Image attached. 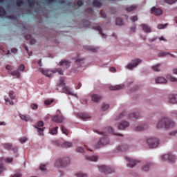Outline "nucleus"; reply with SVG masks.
<instances>
[{"mask_svg":"<svg viewBox=\"0 0 177 177\" xmlns=\"http://www.w3.org/2000/svg\"><path fill=\"white\" fill-rule=\"evenodd\" d=\"M125 86L124 84L111 86L109 87L110 91H120V89H124Z\"/></svg>","mask_w":177,"mask_h":177,"instance_id":"obj_17","label":"nucleus"},{"mask_svg":"<svg viewBox=\"0 0 177 177\" xmlns=\"http://www.w3.org/2000/svg\"><path fill=\"white\" fill-rule=\"evenodd\" d=\"M156 84H167L168 82L167 80H165V78L162 77H158L155 79Z\"/></svg>","mask_w":177,"mask_h":177,"instance_id":"obj_18","label":"nucleus"},{"mask_svg":"<svg viewBox=\"0 0 177 177\" xmlns=\"http://www.w3.org/2000/svg\"><path fill=\"white\" fill-rule=\"evenodd\" d=\"M4 100H5L6 103H8V104H10L11 106H13V101L9 100L8 97H5Z\"/></svg>","mask_w":177,"mask_h":177,"instance_id":"obj_43","label":"nucleus"},{"mask_svg":"<svg viewBox=\"0 0 177 177\" xmlns=\"http://www.w3.org/2000/svg\"><path fill=\"white\" fill-rule=\"evenodd\" d=\"M14 92L13 91H10V93H9V97H10V99H15V95H14Z\"/></svg>","mask_w":177,"mask_h":177,"instance_id":"obj_58","label":"nucleus"},{"mask_svg":"<svg viewBox=\"0 0 177 177\" xmlns=\"http://www.w3.org/2000/svg\"><path fill=\"white\" fill-rule=\"evenodd\" d=\"M169 103L172 104H176L177 103V94L170 95L169 97Z\"/></svg>","mask_w":177,"mask_h":177,"instance_id":"obj_16","label":"nucleus"},{"mask_svg":"<svg viewBox=\"0 0 177 177\" xmlns=\"http://www.w3.org/2000/svg\"><path fill=\"white\" fill-rule=\"evenodd\" d=\"M61 131L64 135L68 136L70 131L64 126H61Z\"/></svg>","mask_w":177,"mask_h":177,"instance_id":"obj_28","label":"nucleus"},{"mask_svg":"<svg viewBox=\"0 0 177 177\" xmlns=\"http://www.w3.org/2000/svg\"><path fill=\"white\" fill-rule=\"evenodd\" d=\"M107 131L108 133H114V129H113V127L105 128V131Z\"/></svg>","mask_w":177,"mask_h":177,"instance_id":"obj_44","label":"nucleus"},{"mask_svg":"<svg viewBox=\"0 0 177 177\" xmlns=\"http://www.w3.org/2000/svg\"><path fill=\"white\" fill-rule=\"evenodd\" d=\"M5 168L3 167V164H2V158H0V174L3 172Z\"/></svg>","mask_w":177,"mask_h":177,"instance_id":"obj_40","label":"nucleus"},{"mask_svg":"<svg viewBox=\"0 0 177 177\" xmlns=\"http://www.w3.org/2000/svg\"><path fill=\"white\" fill-rule=\"evenodd\" d=\"M36 43H37V41L35 40V39H30V45H35Z\"/></svg>","mask_w":177,"mask_h":177,"instance_id":"obj_59","label":"nucleus"},{"mask_svg":"<svg viewBox=\"0 0 177 177\" xmlns=\"http://www.w3.org/2000/svg\"><path fill=\"white\" fill-rule=\"evenodd\" d=\"M11 75L13 77H17V78H20V72L19 70H16L11 72Z\"/></svg>","mask_w":177,"mask_h":177,"instance_id":"obj_32","label":"nucleus"},{"mask_svg":"<svg viewBox=\"0 0 177 177\" xmlns=\"http://www.w3.org/2000/svg\"><path fill=\"white\" fill-rule=\"evenodd\" d=\"M129 149V147L127 145H120L117 147L118 151H127Z\"/></svg>","mask_w":177,"mask_h":177,"instance_id":"obj_20","label":"nucleus"},{"mask_svg":"<svg viewBox=\"0 0 177 177\" xmlns=\"http://www.w3.org/2000/svg\"><path fill=\"white\" fill-rule=\"evenodd\" d=\"M167 80H169V81H171V82H177L176 77H172L169 75L167 76Z\"/></svg>","mask_w":177,"mask_h":177,"instance_id":"obj_36","label":"nucleus"},{"mask_svg":"<svg viewBox=\"0 0 177 177\" xmlns=\"http://www.w3.org/2000/svg\"><path fill=\"white\" fill-rule=\"evenodd\" d=\"M77 6H82V5H84V3L82 2V1L79 0L77 1Z\"/></svg>","mask_w":177,"mask_h":177,"instance_id":"obj_63","label":"nucleus"},{"mask_svg":"<svg viewBox=\"0 0 177 177\" xmlns=\"http://www.w3.org/2000/svg\"><path fill=\"white\" fill-rule=\"evenodd\" d=\"M93 29L97 30V31L99 32V34H100V35H102V38L107 37V35H106V34L103 33V30H102V27H100V26L96 25L95 26L93 27Z\"/></svg>","mask_w":177,"mask_h":177,"instance_id":"obj_15","label":"nucleus"},{"mask_svg":"<svg viewBox=\"0 0 177 177\" xmlns=\"http://www.w3.org/2000/svg\"><path fill=\"white\" fill-rule=\"evenodd\" d=\"M140 26L141 27L144 32H147V33L151 32V28L149 26V25L146 24H142L140 25Z\"/></svg>","mask_w":177,"mask_h":177,"instance_id":"obj_11","label":"nucleus"},{"mask_svg":"<svg viewBox=\"0 0 177 177\" xmlns=\"http://www.w3.org/2000/svg\"><path fill=\"white\" fill-rule=\"evenodd\" d=\"M136 8V6H131L130 7H128L126 10L127 12H132V10H135V8Z\"/></svg>","mask_w":177,"mask_h":177,"instance_id":"obj_48","label":"nucleus"},{"mask_svg":"<svg viewBox=\"0 0 177 177\" xmlns=\"http://www.w3.org/2000/svg\"><path fill=\"white\" fill-rule=\"evenodd\" d=\"M71 62L67 60H62L59 62V66H66V68H68L70 67Z\"/></svg>","mask_w":177,"mask_h":177,"instance_id":"obj_24","label":"nucleus"},{"mask_svg":"<svg viewBox=\"0 0 177 177\" xmlns=\"http://www.w3.org/2000/svg\"><path fill=\"white\" fill-rule=\"evenodd\" d=\"M46 167V165H40V171H45V168Z\"/></svg>","mask_w":177,"mask_h":177,"instance_id":"obj_62","label":"nucleus"},{"mask_svg":"<svg viewBox=\"0 0 177 177\" xmlns=\"http://www.w3.org/2000/svg\"><path fill=\"white\" fill-rule=\"evenodd\" d=\"M35 127H37V128H42V127H44V121L39 120L37 122V126H35Z\"/></svg>","mask_w":177,"mask_h":177,"instance_id":"obj_52","label":"nucleus"},{"mask_svg":"<svg viewBox=\"0 0 177 177\" xmlns=\"http://www.w3.org/2000/svg\"><path fill=\"white\" fill-rule=\"evenodd\" d=\"M57 129H59V127H55V128H54V129H52L50 130V133H51L52 135H56V134L57 133Z\"/></svg>","mask_w":177,"mask_h":177,"instance_id":"obj_42","label":"nucleus"},{"mask_svg":"<svg viewBox=\"0 0 177 177\" xmlns=\"http://www.w3.org/2000/svg\"><path fill=\"white\" fill-rule=\"evenodd\" d=\"M10 177H21V174L18 173L15 174L14 176H11Z\"/></svg>","mask_w":177,"mask_h":177,"instance_id":"obj_64","label":"nucleus"},{"mask_svg":"<svg viewBox=\"0 0 177 177\" xmlns=\"http://www.w3.org/2000/svg\"><path fill=\"white\" fill-rule=\"evenodd\" d=\"M55 73H58L59 75H63V71L60 68L56 69Z\"/></svg>","mask_w":177,"mask_h":177,"instance_id":"obj_56","label":"nucleus"},{"mask_svg":"<svg viewBox=\"0 0 177 177\" xmlns=\"http://www.w3.org/2000/svg\"><path fill=\"white\" fill-rule=\"evenodd\" d=\"M30 108L32 110H37V109H38V105H37L36 104H32L30 105Z\"/></svg>","mask_w":177,"mask_h":177,"instance_id":"obj_54","label":"nucleus"},{"mask_svg":"<svg viewBox=\"0 0 177 177\" xmlns=\"http://www.w3.org/2000/svg\"><path fill=\"white\" fill-rule=\"evenodd\" d=\"M100 15H101L102 17H104V18L106 17V13L104 12V10H100Z\"/></svg>","mask_w":177,"mask_h":177,"instance_id":"obj_61","label":"nucleus"},{"mask_svg":"<svg viewBox=\"0 0 177 177\" xmlns=\"http://www.w3.org/2000/svg\"><path fill=\"white\" fill-rule=\"evenodd\" d=\"M70 164V158L66 157L64 158L63 159H58L54 166L56 167L57 168H60L63 167H66V165H68Z\"/></svg>","mask_w":177,"mask_h":177,"instance_id":"obj_2","label":"nucleus"},{"mask_svg":"<svg viewBox=\"0 0 177 177\" xmlns=\"http://www.w3.org/2000/svg\"><path fill=\"white\" fill-rule=\"evenodd\" d=\"M8 19H9L10 20H17V16L10 15V16H8Z\"/></svg>","mask_w":177,"mask_h":177,"instance_id":"obj_53","label":"nucleus"},{"mask_svg":"<svg viewBox=\"0 0 177 177\" xmlns=\"http://www.w3.org/2000/svg\"><path fill=\"white\" fill-rule=\"evenodd\" d=\"M35 128H37L39 136H44V131H45V127L39 128L38 127H35Z\"/></svg>","mask_w":177,"mask_h":177,"instance_id":"obj_30","label":"nucleus"},{"mask_svg":"<svg viewBox=\"0 0 177 177\" xmlns=\"http://www.w3.org/2000/svg\"><path fill=\"white\" fill-rule=\"evenodd\" d=\"M12 143H6L3 145L4 149H6V150H12Z\"/></svg>","mask_w":177,"mask_h":177,"instance_id":"obj_35","label":"nucleus"},{"mask_svg":"<svg viewBox=\"0 0 177 177\" xmlns=\"http://www.w3.org/2000/svg\"><path fill=\"white\" fill-rule=\"evenodd\" d=\"M62 92L66 95H71L72 96H75V94L71 91V88L68 86H64L62 88Z\"/></svg>","mask_w":177,"mask_h":177,"instance_id":"obj_13","label":"nucleus"},{"mask_svg":"<svg viewBox=\"0 0 177 177\" xmlns=\"http://www.w3.org/2000/svg\"><path fill=\"white\" fill-rule=\"evenodd\" d=\"M16 5H17V6H18V8H21V6H23V5H24V2H23V1H21V0H17Z\"/></svg>","mask_w":177,"mask_h":177,"instance_id":"obj_38","label":"nucleus"},{"mask_svg":"<svg viewBox=\"0 0 177 177\" xmlns=\"http://www.w3.org/2000/svg\"><path fill=\"white\" fill-rule=\"evenodd\" d=\"M132 63H129L128 64L127 68L128 70H133V68H135V67H137L138 66H139V64H140V63H142V59H139V58H136L133 59Z\"/></svg>","mask_w":177,"mask_h":177,"instance_id":"obj_5","label":"nucleus"},{"mask_svg":"<svg viewBox=\"0 0 177 177\" xmlns=\"http://www.w3.org/2000/svg\"><path fill=\"white\" fill-rule=\"evenodd\" d=\"M86 159L88 160V161H96L97 160H99V158L95 156H86Z\"/></svg>","mask_w":177,"mask_h":177,"instance_id":"obj_31","label":"nucleus"},{"mask_svg":"<svg viewBox=\"0 0 177 177\" xmlns=\"http://www.w3.org/2000/svg\"><path fill=\"white\" fill-rule=\"evenodd\" d=\"M39 71L40 73H42L44 75H46V77H48L49 78H50L52 75L50 73H49V71L44 70V68H39Z\"/></svg>","mask_w":177,"mask_h":177,"instance_id":"obj_25","label":"nucleus"},{"mask_svg":"<svg viewBox=\"0 0 177 177\" xmlns=\"http://www.w3.org/2000/svg\"><path fill=\"white\" fill-rule=\"evenodd\" d=\"M77 116L79 117V118H81L82 120H84L85 121V120H88L89 118H91V116L89 115V114L88 113H78Z\"/></svg>","mask_w":177,"mask_h":177,"instance_id":"obj_19","label":"nucleus"},{"mask_svg":"<svg viewBox=\"0 0 177 177\" xmlns=\"http://www.w3.org/2000/svg\"><path fill=\"white\" fill-rule=\"evenodd\" d=\"M98 169L100 172H103V174H111V172H114V169L105 165L99 166Z\"/></svg>","mask_w":177,"mask_h":177,"instance_id":"obj_7","label":"nucleus"},{"mask_svg":"<svg viewBox=\"0 0 177 177\" xmlns=\"http://www.w3.org/2000/svg\"><path fill=\"white\" fill-rule=\"evenodd\" d=\"M174 127H175V122L168 118L161 119L156 125L158 129H162V128L169 129V128H174Z\"/></svg>","mask_w":177,"mask_h":177,"instance_id":"obj_1","label":"nucleus"},{"mask_svg":"<svg viewBox=\"0 0 177 177\" xmlns=\"http://www.w3.org/2000/svg\"><path fill=\"white\" fill-rule=\"evenodd\" d=\"M128 127H129V122L127 121H122L119 124L118 129H125V128H128Z\"/></svg>","mask_w":177,"mask_h":177,"instance_id":"obj_14","label":"nucleus"},{"mask_svg":"<svg viewBox=\"0 0 177 177\" xmlns=\"http://www.w3.org/2000/svg\"><path fill=\"white\" fill-rule=\"evenodd\" d=\"M93 6L95 8H101L102 3H100V1H98L97 0H94L93 1Z\"/></svg>","mask_w":177,"mask_h":177,"instance_id":"obj_33","label":"nucleus"},{"mask_svg":"<svg viewBox=\"0 0 177 177\" xmlns=\"http://www.w3.org/2000/svg\"><path fill=\"white\" fill-rule=\"evenodd\" d=\"M20 143H26L27 142V138H22L19 139Z\"/></svg>","mask_w":177,"mask_h":177,"instance_id":"obj_60","label":"nucleus"},{"mask_svg":"<svg viewBox=\"0 0 177 177\" xmlns=\"http://www.w3.org/2000/svg\"><path fill=\"white\" fill-rule=\"evenodd\" d=\"M76 177H88V174H85L84 173H77L75 174Z\"/></svg>","mask_w":177,"mask_h":177,"instance_id":"obj_45","label":"nucleus"},{"mask_svg":"<svg viewBox=\"0 0 177 177\" xmlns=\"http://www.w3.org/2000/svg\"><path fill=\"white\" fill-rule=\"evenodd\" d=\"M145 129H147V125H138L133 127V131L135 132H142V131H145Z\"/></svg>","mask_w":177,"mask_h":177,"instance_id":"obj_10","label":"nucleus"},{"mask_svg":"<svg viewBox=\"0 0 177 177\" xmlns=\"http://www.w3.org/2000/svg\"><path fill=\"white\" fill-rule=\"evenodd\" d=\"M167 26H168V24H158V30H162L163 28H165V27H167Z\"/></svg>","mask_w":177,"mask_h":177,"instance_id":"obj_46","label":"nucleus"},{"mask_svg":"<svg viewBox=\"0 0 177 177\" xmlns=\"http://www.w3.org/2000/svg\"><path fill=\"white\" fill-rule=\"evenodd\" d=\"M53 121L54 122H57V124H62L63 122V120H64V117L62 115H56L53 117Z\"/></svg>","mask_w":177,"mask_h":177,"instance_id":"obj_9","label":"nucleus"},{"mask_svg":"<svg viewBox=\"0 0 177 177\" xmlns=\"http://www.w3.org/2000/svg\"><path fill=\"white\" fill-rule=\"evenodd\" d=\"M52 103H53V100L48 99L44 101V104L46 106H50V104H52Z\"/></svg>","mask_w":177,"mask_h":177,"instance_id":"obj_41","label":"nucleus"},{"mask_svg":"<svg viewBox=\"0 0 177 177\" xmlns=\"http://www.w3.org/2000/svg\"><path fill=\"white\" fill-rule=\"evenodd\" d=\"M62 147H73V143L70 142H64L62 145Z\"/></svg>","mask_w":177,"mask_h":177,"instance_id":"obj_34","label":"nucleus"},{"mask_svg":"<svg viewBox=\"0 0 177 177\" xmlns=\"http://www.w3.org/2000/svg\"><path fill=\"white\" fill-rule=\"evenodd\" d=\"M100 99H102V96L97 94H93V95H91V100H93V102H95V103H97V102L100 101Z\"/></svg>","mask_w":177,"mask_h":177,"instance_id":"obj_21","label":"nucleus"},{"mask_svg":"<svg viewBox=\"0 0 177 177\" xmlns=\"http://www.w3.org/2000/svg\"><path fill=\"white\" fill-rule=\"evenodd\" d=\"M125 159L127 161V167H129V168H133V167H135V165H136V164H138V162H139V161L138 160H135L134 159H132L129 157H125Z\"/></svg>","mask_w":177,"mask_h":177,"instance_id":"obj_8","label":"nucleus"},{"mask_svg":"<svg viewBox=\"0 0 177 177\" xmlns=\"http://www.w3.org/2000/svg\"><path fill=\"white\" fill-rule=\"evenodd\" d=\"M25 70V66L23 64H21L19 68H18V71H24Z\"/></svg>","mask_w":177,"mask_h":177,"instance_id":"obj_57","label":"nucleus"},{"mask_svg":"<svg viewBox=\"0 0 177 177\" xmlns=\"http://www.w3.org/2000/svg\"><path fill=\"white\" fill-rule=\"evenodd\" d=\"M109 106L107 104H103L102 106V111H106V110H107L109 109Z\"/></svg>","mask_w":177,"mask_h":177,"instance_id":"obj_47","label":"nucleus"},{"mask_svg":"<svg viewBox=\"0 0 177 177\" xmlns=\"http://www.w3.org/2000/svg\"><path fill=\"white\" fill-rule=\"evenodd\" d=\"M24 48L25 49V50L27 52L28 56H32V52H28V48L26 46H24Z\"/></svg>","mask_w":177,"mask_h":177,"instance_id":"obj_55","label":"nucleus"},{"mask_svg":"<svg viewBox=\"0 0 177 177\" xmlns=\"http://www.w3.org/2000/svg\"><path fill=\"white\" fill-rule=\"evenodd\" d=\"M139 117H140V114H139V113H133L129 115V118L130 120H135L137 118H139Z\"/></svg>","mask_w":177,"mask_h":177,"instance_id":"obj_22","label":"nucleus"},{"mask_svg":"<svg viewBox=\"0 0 177 177\" xmlns=\"http://www.w3.org/2000/svg\"><path fill=\"white\" fill-rule=\"evenodd\" d=\"M19 117L21 120H24V121H26V122H28V121H31V118H30V116L28 115H26L20 113Z\"/></svg>","mask_w":177,"mask_h":177,"instance_id":"obj_23","label":"nucleus"},{"mask_svg":"<svg viewBox=\"0 0 177 177\" xmlns=\"http://www.w3.org/2000/svg\"><path fill=\"white\" fill-rule=\"evenodd\" d=\"M175 156L172 155V153H168L161 156L162 161H170V162H175Z\"/></svg>","mask_w":177,"mask_h":177,"instance_id":"obj_6","label":"nucleus"},{"mask_svg":"<svg viewBox=\"0 0 177 177\" xmlns=\"http://www.w3.org/2000/svg\"><path fill=\"white\" fill-rule=\"evenodd\" d=\"M6 11L3 8V7H0V16H6Z\"/></svg>","mask_w":177,"mask_h":177,"instance_id":"obj_39","label":"nucleus"},{"mask_svg":"<svg viewBox=\"0 0 177 177\" xmlns=\"http://www.w3.org/2000/svg\"><path fill=\"white\" fill-rule=\"evenodd\" d=\"M160 64L152 66L153 71H160Z\"/></svg>","mask_w":177,"mask_h":177,"instance_id":"obj_50","label":"nucleus"},{"mask_svg":"<svg viewBox=\"0 0 177 177\" xmlns=\"http://www.w3.org/2000/svg\"><path fill=\"white\" fill-rule=\"evenodd\" d=\"M64 85H66V80L64 77H61L59 82L57 84V86H64Z\"/></svg>","mask_w":177,"mask_h":177,"instance_id":"obj_29","label":"nucleus"},{"mask_svg":"<svg viewBox=\"0 0 177 177\" xmlns=\"http://www.w3.org/2000/svg\"><path fill=\"white\" fill-rule=\"evenodd\" d=\"M151 13H153L156 16H161L162 15V10L160 8H156V7H153L151 10Z\"/></svg>","mask_w":177,"mask_h":177,"instance_id":"obj_12","label":"nucleus"},{"mask_svg":"<svg viewBox=\"0 0 177 177\" xmlns=\"http://www.w3.org/2000/svg\"><path fill=\"white\" fill-rule=\"evenodd\" d=\"M110 143V140L107 136H105L104 138H101L97 145L95 146V149H100V147H103V146H105V145H109Z\"/></svg>","mask_w":177,"mask_h":177,"instance_id":"obj_4","label":"nucleus"},{"mask_svg":"<svg viewBox=\"0 0 177 177\" xmlns=\"http://www.w3.org/2000/svg\"><path fill=\"white\" fill-rule=\"evenodd\" d=\"M150 167H151V163H147L142 167V170L144 171L145 172H147V171L150 169Z\"/></svg>","mask_w":177,"mask_h":177,"instance_id":"obj_27","label":"nucleus"},{"mask_svg":"<svg viewBox=\"0 0 177 177\" xmlns=\"http://www.w3.org/2000/svg\"><path fill=\"white\" fill-rule=\"evenodd\" d=\"M147 142L150 149H155V147H157L158 145H160V140H158V138H156L154 137L148 138Z\"/></svg>","mask_w":177,"mask_h":177,"instance_id":"obj_3","label":"nucleus"},{"mask_svg":"<svg viewBox=\"0 0 177 177\" xmlns=\"http://www.w3.org/2000/svg\"><path fill=\"white\" fill-rule=\"evenodd\" d=\"M177 0H165V3H168L169 5H172V3H175Z\"/></svg>","mask_w":177,"mask_h":177,"instance_id":"obj_49","label":"nucleus"},{"mask_svg":"<svg viewBox=\"0 0 177 177\" xmlns=\"http://www.w3.org/2000/svg\"><path fill=\"white\" fill-rule=\"evenodd\" d=\"M124 24V21L121 18H117L116 26H122Z\"/></svg>","mask_w":177,"mask_h":177,"instance_id":"obj_37","label":"nucleus"},{"mask_svg":"<svg viewBox=\"0 0 177 177\" xmlns=\"http://www.w3.org/2000/svg\"><path fill=\"white\" fill-rule=\"evenodd\" d=\"M76 151H77V153H84V149L82 147H77Z\"/></svg>","mask_w":177,"mask_h":177,"instance_id":"obj_51","label":"nucleus"},{"mask_svg":"<svg viewBox=\"0 0 177 177\" xmlns=\"http://www.w3.org/2000/svg\"><path fill=\"white\" fill-rule=\"evenodd\" d=\"M84 48L86 50H90V52H97V48H95L93 46H85Z\"/></svg>","mask_w":177,"mask_h":177,"instance_id":"obj_26","label":"nucleus"}]
</instances>
